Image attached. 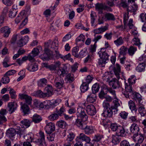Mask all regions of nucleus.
Instances as JSON below:
<instances>
[{"mask_svg": "<svg viewBox=\"0 0 146 146\" xmlns=\"http://www.w3.org/2000/svg\"><path fill=\"white\" fill-rule=\"evenodd\" d=\"M45 129L47 134H50L55 130L54 124L52 122L47 123L45 127Z\"/></svg>", "mask_w": 146, "mask_h": 146, "instance_id": "6e6552de", "label": "nucleus"}, {"mask_svg": "<svg viewBox=\"0 0 146 146\" xmlns=\"http://www.w3.org/2000/svg\"><path fill=\"white\" fill-rule=\"evenodd\" d=\"M99 89V85L98 84H94L92 87V93L96 94L98 92Z\"/></svg>", "mask_w": 146, "mask_h": 146, "instance_id": "603ef678", "label": "nucleus"}, {"mask_svg": "<svg viewBox=\"0 0 146 146\" xmlns=\"http://www.w3.org/2000/svg\"><path fill=\"white\" fill-rule=\"evenodd\" d=\"M124 42L123 38L121 36L119 37L114 41V44L117 46H119L120 45L123 44Z\"/></svg>", "mask_w": 146, "mask_h": 146, "instance_id": "ea45409f", "label": "nucleus"}, {"mask_svg": "<svg viewBox=\"0 0 146 146\" xmlns=\"http://www.w3.org/2000/svg\"><path fill=\"white\" fill-rule=\"evenodd\" d=\"M131 43L132 45L138 46L139 47L142 43L140 42V39L138 37H134L132 40Z\"/></svg>", "mask_w": 146, "mask_h": 146, "instance_id": "c03bdc74", "label": "nucleus"}, {"mask_svg": "<svg viewBox=\"0 0 146 146\" xmlns=\"http://www.w3.org/2000/svg\"><path fill=\"white\" fill-rule=\"evenodd\" d=\"M36 95L40 98H44L46 96L45 93H43L41 90H39L36 92Z\"/></svg>", "mask_w": 146, "mask_h": 146, "instance_id": "e2e57ef3", "label": "nucleus"}, {"mask_svg": "<svg viewBox=\"0 0 146 146\" xmlns=\"http://www.w3.org/2000/svg\"><path fill=\"white\" fill-rule=\"evenodd\" d=\"M86 120H84V119L78 117L75 122L74 124L80 129L82 130L86 126V123L85 121Z\"/></svg>", "mask_w": 146, "mask_h": 146, "instance_id": "39448f33", "label": "nucleus"}, {"mask_svg": "<svg viewBox=\"0 0 146 146\" xmlns=\"http://www.w3.org/2000/svg\"><path fill=\"white\" fill-rule=\"evenodd\" d=\"M90 16L91 23L92 26H93L94 25V23L96 18V14L94 12L92 11L91 12Z\"/></svg>", "mask_w": 146, "mask_h": 146, "instance_id": "37998d69", "label": "nucleus"}, {"mask_svg": "<svg viewBox=\"0 0 146 146\" xmlns=\"http://www.w3.org/2000/svg\"><path fill=\"white\" fill-rule=\"evenodd\" d=\"M53 88L52 86L48 85L45 88L44 91L47 96H51L53 94Z\"/></svg>", "mask_w": 146, "mask_h": 146, "instance_id": "4be33fe9", "label": "nucleus"}, {"mask_svg": "<svg viewBox=\"0 0 146 146\" xmlns=\"http://www.w3.org/2000/svg\"><path fill=\"white\" fill-rule=\"evenodd\" d=\"M66 75L65 79L67 80V82L72 83L74 80V75L73 74L68 73Z\"/></svg>", "mask_w": 146, "mask_h": 146, "instance_id": "e433bc0d", "label": "nucleus"}, {"mask_svg": "<svg viewBox=\"0 0 146 146\" xmlns=\"http://www.w3.org/2000/svg\"><path fill=\"white\" fill-rule=\"evenodd\" d=\"M75 136L74 134L72 131H69L68 132L67 138L64 143L67 146H71L72 144L71 142L74 139Z\"/></svg>", "mask_w": 146, "mask_h": 146, "instance_id": "0eeeda50", "label": "nucleus"}, {"mask_svg": "<svg viewBox=\"0 0 146 146\" xmlns=\"http://www.w3.org/2000/svg\"><path fill=\"white\" fill-rule=\"evenodd\" d=\"M19 81L22 80L25 76V69L21 70L19 72Z\"/></svg>", "mask_w": 146, "mask_h": 146, "instance_id": "052dcab7", "label": "nucleus"}, {"mask_svg": "<svg viewBox=\"0 0 146 146\" xmlns=\"http://www.w3.org/2000/svg\"><path fill=\"white\" fill-rule=\"evenodd\" d=\"M18 12V11H15L14 10H10L9 12V17L11 18H13L15 17Z\"/></svg>", "mask_w": 146, "mask_h": 146, "instance_id": "13d9d810", "label": "nucleus"}, {"mask_svg": "<svg viewBox=\"0 0 146 146\" xmlns=\"http://www.w3.org/2000/svg\"><path fill=\"white\" fill-rule=\"evenodd\" d=\"M104 19L105 21L114 20L115 19V18L113 14L110 13H107L105 14Z\"/></svg>", "mask_w": 146, "mask_h": 146, "instance_id": "f704fd0d", "label": "nucleus"}, {"mask_svg": "<svg viewBox=\"0 0 146 146\" xmlns=\"http://www.w3.org/2000/svg\"><path fill=\"white\" fill-rule=\"evenodd\" d=\"M29 39L27 36L22 37L19 40V46L22 47L25 45L28 41Z\"/></svg>", "mask_w": 146, "mask_h": 146, "instance_id": "5701e85b", "label": "nucleus"}, {"mask_svg": "<svg viewBox=\"0 0 146 146\" xmlns=\"http://www.w3.org/2000/svg\"><path fill=\"white\" fill-rule=\"evenodd\" d=\"M120 67L118 64H116V67L113 69L114 73L118 79L120 78V77L123 76L124 74L123 72H121Z\"/></svg>", "mask_w": 146, "mask_h": 146, "instance_id": "9d476101", "label": "nucleus"}, {"mask_svg": "<svg viewBox=\"0 0 146 146\" xmlns=\"http://www.w3.org/2000/svg\"><path fill=\"white\" fill-rule=\"evenodd\" d=\"M88 88V85L85 83L83 82L81 85L80 89L82 92H84L87 91Z\"/></svg>", "mask_w": 146, "mask_h": 146, "instance_id": "3c124183", "label": "nucleus"}, {"mask_svg": "<svg viewBox=\"0 0 146 146\" xmlns=\"http://www.w3.org/2000/svg\"><path fill=\"white\" fill-rule=\"evenodd\" d=\"M79 50V48L78 46L74 47L72 51V55L76 58L79 57V54L78 53Z\"/></svg>", "mask_w": 146, "mask_h": 146, "instance_id": "49530a36", "label": "nucleus"}, {"mask_svg": "<svg viewBox=\"0 0 146 146\" xmlns=\"http://www.w3.org/2000/svg\"><path fill=\"white\" fill-rule=\"evenodd\" d=\"M98 54L99 55L100 58H101L103 60L107 61L108 59L109 55L106 52H102L101 51H100L98 52Z\"/></svg>", "mask_w": 146, "mask_h": 146, "instance_id": "72a5a7b5", "label": "nucleus"}, {"mask_svg": "<svg viewBox=\"0 0 146 146\" xmlns=\"http://www.w3.org/2000/svg\"><path fill=\"white\" fill-rule=\"evenodd\" d=\"M137 80L135 76L133 75L130 76V77L128 79L127 82L128 84L131 85H133L135 83V81Z\"/></svg>", "mask_w": 146, "mask_h": 146, "instance_id": "a18cd8bd", "label": "nucleus"}, {"mask_svg": "<svg viewBox=\"0 0 146 146\" xmlns=\"http://www.w3.org/2000/svg\"><path fill=\"white\" fill-rule=\"evenodd\" d=\"M24 137L26 140L32 142L33 141L34 135L32 133H30L24 136ZM33 142L34 141H33ZM34 142H35V141Z\"/></svg>", "mask_w": 146, "mask_h": 146, "instance_id": "09e8293b", "label": "nucleus"}, {"mask_svg": "<svg viewBox=\"0 0 146 146\" xmlns=\"http://www.w3.org/2000/svg\"><path fill=\"white\" fill-rule=\"evenodd\" d=\"M38 69V66L36 64H33L29 65L28 66V69L31 71L34 72Z\"/></svg>", "mask_w": 146, "mask_h": 146, "instance_id": "de8ad7c7", "label": "nucleus"}, {"mask_svg": "<svg viewBox=\"0 0 146 146\" xmlns=\"http://www.w3.org/2000/svg\"><path fill=\"white\" fill-rule=\"evenodd\" d=\"M65 111L64 108L63 107H62L60 108L59 110L56 109V112L58 115L61 116L63 114H64V113Z\"/></svg>", "mask_w": 146, "mask_h": 146, "instance_id": "338daca9", "label": "nucleus"}, {"mask_svg": "<svg viewBox=\"0 0 146 146\" xmlns=\"http://www.w3.org/2000/svg\"><path fill=\"white\" fill-rule=\"evenodd\" d=\"M19 96L21 99H25L26 103L29 105L31 104L32 101L31 98L28 95L23 94H19Z\"/></svg>", "mask_w": 146, "mask_h": 146, "instance_id": "6ab92c4d", "label": "nucleus"}, {"mask_svg": "<svg viewBox=\"0 0 146 146\" xmlns=\"http://www.w3.org/2000/svg\"><path fill=\"white\" fill-rule=\"evenodd\" d=\"M121 140L120 138L117 135H113L111 137V142L114 145H116L119 143Z\"/></svg>", "mask_w": 146, "mask_h": 146, "instance_id": "2f4dec72", "label": "nucleus"}, {"mask_svg": "<svg viewBox=\"0 0 146 146\" xmlns=\"http://www.w3.org/2000/svg\"><path fill=\"white\" fill-rule=\"evenodd\" d=\"M67 71L62 67H60L57 71V74L60 77L64 76L67 74Z\"/></svg>", "mask_w": 146, "mask_h": 146, "instance_id": "473e14b6", "label": "nucleus"}, {"mask_svg": "<svg viewBox=\"0 0 146 146\" xmlns=\"http://www.w3.org/2000/svg\"><path fill=\"white\" fill-rule=\"evenodd\" d=\"M7 112L5 109L2 108L0 110V124L7 121V119L5 116L6 115Z\"/></svg>", "mask_w": 146, "mask_h": 146, "instance_id": "2eb2a0df", "label": "nucleus"}, {"mask_svg": "<svg viewBox=\"0 0 146 146\" xmlns=\"http://www.w3.org/2000/svg\"><path fill=\"white\" fill-rule=\"evenodd\" d=\"M84 132L86 134L89 135L92 134L94 131L92 127L88 126L87 124H86L85 127L83 128Z\"/></svg>", "mask_w": 146, "mask_h": 146, "instance_id": "c756f323", "label": "nucleus"}, {"mask_svg": "<svg viewBox=\"0 0 146 146\" xmlns=\"http://www.w3.org/2000/svg\"><path fill=\"white\" fill-rule=\"evenodd\" d=\"M106 61L104 60H103L101 58H100L98 59V63L99 65L101 67H104L105 64L106 63Z\"/></svg>", "mask_w": 146, "mask_h": 146, "instance_id": "69168bd1", "label": "nucleus"}, {"mask_svg": "<svg viewBox=\"0 0 146 146\" xmlns=\"http://www.w3.org/2000/svg\"><path fill=\"white\" fill-rule=\"evenodd\" d=\"M109 84L114 89L119 88L120 86V82L118 80L113 78L109 82Z\"/></svg>", "mask_w": 146, "mask_h": 146, "instance_id": "f3484780", "label": "nucleus"}, {"mask_svg": "<svg viewBox=\"0 0 146 146\" xmlns=\"http://www.w3.org/2000/svg\"><path fill=\"white\" fill-rule=\"evenodd\" d=\"M42 50V48L41 46H38L36 48L33 49L31 53L35 57L38 56L40 52V51Z\"/></svg>", "mask_w": 146, "mask_h": 146, "instance_id": "a878e982", "label": "nucleus"}, {"mask_svg": "<svg viewBox=\"0 0 146 146\" xmlns=\"http://www.w3.org/2000/svg\"><path fill=\"white\" fill-rule=\"evenodd\" d=\"M144 137L143 134L139 133H138L134 134L133 139L134 141L137 142L136 143L141 144L142 143L144 139Z\"/></svg>", "mask_w": 146, "mask_h": 146, "instance_id": "1a4fd4ad", "label": "nucleus"}, {"mask_svg": "<svg viewBox=\"0 0 146 146\" xmlns=\"http://www.w3.org/2000/svg\"><path fill=\"white\" fill-rule=\"evenodd\" d=\"M137 50L136 47L131 46L128 50V53L130 55L132 56L134 54Z\"/></svg>", "mask_w": 146, "mask_h": 146, "instance_id": "864d4df0", "label": "nucleus"}, {"mask_svg": "<svg viewBox=\"0 0 146 146\" xmlns=\"http://www.w3.org/2000/svg\"><path fill=\"white\" fill-rule=\"evenodd\" d=\"M131 95L133 97V99L137 103V105L143 103L141 95L138 93L133 92Z\"/></svg>", "mask_w": 146, "mask_h": 146, "instance_id": "4468645a", "label": "nucleus"}, {"mask_svg": "<svg viewBox=\"0 0 146 146\" xmlns=\"http://www.w3.org/2000/svg\"><path fill=\"white\" fill-rule=\"evenodd\" d=\"M42 120L40 116L37 114H34L33 116L32 120L35 123L40 122Z\"/></svg>", "mask_w": 146, "mask_h": 146, "instance_id": "a19ab883", "label": "nucleus"}, {"mask_svg": "<svg viewBox=\"0 0 146 146\" xmlns=\"http://www.w3.org/2000/svg\"><path fill=\"white\" fill-rule=\"evenodd\" d=\"M146 65L139 63V64L136 68V70L137 71L141 72L144 71Z\"/></svg>", "mask_w": 146, "mask_h": 146, "instance_id": "79ce46f5", "label": "nucleus"}, {"mask_svg": "<svg viewBox=\"0 0 146 146\" xmlns=\"http://www.w3.org/2000/svg\"><path fill=\"white\" fill-rule=\"evenodd\" d=\"M144 104V103L143 102L137 105L138 107V111L142 117L145 116L146 114V110L145 109Z\"/></svg>", "mask_w": 146, "mask_h": 146, "instance_id": "dca6fc26", "label": "nucleus"}, {"mask_svg": "<svg viewBox=\"0 0 146 146\" xmlns=\"http://www.w3.org/2000/svg\"><path fill=\"white\" fill-rule=\"evenodd\" d=\"M10 79L8 76L4 75L3 77L2 78L1 81L3 84H6L9 83Z\"/></svg>", "mask_w": 146, "mask_h": 146, "instance_id": "0e129e2a", "label": "nucleus"}, {"mask_svg": "<svg viewBox=\"0 0 146 146\" xmlns=\"http://www.w3.org/2000/svg\"><path fill=\"white\" fill-rule=\"evenodd\" d=\"M9 93L12 99L15 98L17 96L16 95L15 91L12 88H10Z\"/></svg>", "mask_w": 146, "mask_h": 146, "instance_id": "bf43d9fd", "label": "nucleus"}, {"mask_svg": "<svg viewBox=\"0 0 146 146\" xmlns=\"http://www.w3.org/2000/svg\"><path fill=\"white\" fill-rule=\"evenodd\" d=\"M127 48L124 46H122L120 49V51L119 52L120 55H125L126 54L127 51Z\"/></svg>", "mask_w": 146, "mask_h": 146, "instance_id": "5fc2aeb1", "label": "nucleus"}, {"mask_svg": "<svg viewBox=\"0 0 146 146\" xmlns=\"http://www.w3.org/2000/svg\"><path fill=\"white\" fill-rule=\"evenodd\" d=\"M11 29L8 26H5L0 29V31L3 34V36L4 37L7 38L9 36L11 33Z\"/></svg>", "mask_w": 146, "mask_h": 146, "instance_id": "ddd939ff", "label": "nucleus"}, {"mask_svg": "<svg viewBox=\"0 0 146 146\" xmlns=\"http://www.w3.org/2000/svg\"><path fill=\"white\" fill-rule=\"evenodd\" d=\"M39 138L35 142L39 146H45L46 143L45 141L44 133L40 131L39 133Z\"/></svg>", "mask_w": 146, "mask_h": 146, "instance_id": "20e7f679", "label": "nucleus"}, {"mask_svg": "<svg viewBox=\"0 0 146 146\" xmlns=\"http://www.w3.org/2000/svg\"><path fill=\"white\" fill-rule=\"evenodd\" d=\"M20 105L21 106L20 110L23 113L24 115H28L30 113L29 108L25 103L21 102Z\"/></svg>", "mask_w": 146, "mask_h": 146, "instance_id": "423d86ee", "label": "nucleus"}, {"mask_svg": "<svg viewBox=\"0 0 146 146\" xmlns=\"http://www.w3.org/2000/svg\"><path fill=\"white\" fill-rule=\"evenodd\" d=\"M117 135L119 136L125 137L126 133L123 127L121 126H119L116 132Z\"/></svg>", "mask_w": 146, "mask_h": 146, "instance_id": "aec40b11", "label": "nucleus"}, {"mask_svg": "<svg viewBox=\"0 0 146 146\" xmlns=\"http://www.w3.org/2000/svg\"><path fill=\"white\" fill-rule=\"evenodd\" d=\"M125 91L122 92L123 94L126 98H129L130 96L133 93L132 87V85L128 84L125 81Z\"/></svg>", "mask_w": 146, "mask_h": 146, "instance_id": "7ed1b4c3", "label": "nucleus"}, {"mask_svg": "<svg viewBox=\"0 0 146 146\" xmlns=\"http://www.w3.org/2000/svg\"><path fill=\"white\" fill-rule=\"evenodd\" d=\"M47 83V80L45 78L40 79L38 81V85L39 86H44Z\"/></svg>", "mask_w": 146, "mask_h": 146, "instance_id": "6e6d98bb", "label": "nucleus"}, {"mask_svg": "<svg viewBox=\"0 0 146 146\" xmlns=\"http://www.w3.org/2000/svg\"><path fill=\"white\" fill-rule=\"evenodd\" d=\"M16 131L13 128L9 129L6 131L7 135L10 138L13 137L15 135Z\"/></svg>", "mask_w": 146, "mask_h": 146, "instance_id": "bb28decb", "label": "nucleus"}, {"mask_svg": "<svg viewBox=\"0 0 146 146\" xmlns=\"http://www.w3.org/2000/svg\"><path fill=\"white\" fill-rule=\"evenodd\" d=\"M120 5L123 8L126 9L128 11V8L129 7L131 4L129 3H128L126 0H122L120 3Z\"/></svg>", "mask_w": 146, "mask_h": 146, "instance_id": "4c0bfd02", "label": "nucleus"}, {"mask_svg": "<svg viewBox=\"0 0 146 146\" xmlns=\"http://www.w3.org/2000/svg\"><path fill=\"white\" fill-rule=\"evenodd\" d=\"M108 29V27L105 26L104 27L96 29L94 30V32L95 34H99L105 32Z\"/></svg>", "mask_w": 146, "mask_h": 146, "instance_id": "7c9ffc66", "label": "nucleus"}, {"mask_svg": "<svg viewBox=\"0 0 146 146\" xmlns=\"http://www.w3.org/2000/svg\"><path fill=\"white\" fill-rule=\"evenodd\" d=\"M77 139L85 141L88 143H89L91 141L90 138L83 133H80L79 136L77 137Z\"/></svg>", "mask_w": 146, "mask_h": 146, "instance_id": "a211bd4d", "label": "nucleus"}, {"mask_svg": "<svg viewBox=\"0 0 146 146\" xmlns=\"http://www.w3.org/2000/svg\"><path fill=\"white\" fill-rule=\"evenodd\" d=\"M49 50L47 48H45L44 52L40 55V57L43 60H47L49 58Z\"/></svg>", "mask_w": 146, "mask_h": 146, "instance_id": "c85d7f7f", "label": "nucleus"}, {"mask_svg": "<svg viewBox=\"0 0 146 146\" xmlns=\"http://www.w3.org/2000/svg\"><path fill=\"white\" fill-rule=\"evenodd\" d=\"M64 83L63 79L60 77H56L54 81V83L55 87L59 89L62 88Z\"/></svg>", "mask_w": 146, "mask_h": 146, "instance_id": "9b49d317", "label": "nucleus"}, {"mask_svg": "<svg viewBox=\"0 0 146 146\" xmlns=\"http://www.w3.org/2000/svg\"><path fill=\"white\" fill-rule=\"evenodd\" d=\"M128 105L129 108L131 111H134L135 112H136L137 108H136V106L134 102L132 100H130L128 102Z\"/></svg>", "mask_w": 146, "mask_h": 146, "instance_id": "c9c22d12", "label": "nucleus"}, {"mask_svg": "<svg viewBox=\"0 0 146 146\" xmlns=\"http://www.w3.org/2000/svg\"><path fill=\"white\" fill-rule=\"evenodd\" d=\"M138 62L140 63L145 64L146 65V55L143 54L140 56L138 59Z\"/></svg>", "mask_w": 146, "mask_h": 146, "instance_id": "8fccbe9b", "label": "nucleus"}, {"mask_svg": "<svg viewBox=\"0 0 146 146\" xmlns=\"http://www.w3.org/2000/svg\"><path fill=\"white\" fill-rule=\"evenodd\" d=\"M57 125L59 127L64 128L66 126L67 124L65 121L61 120L57 122Z\"/></svg>", "mask_w": 146, "mask_h": 146, "instance_id": "4d7b16f0", "label": "nucleus"}, {"mask_svg": "<svg viewBox=\"0 0 146 146\" xmlns=\"http://www.w3.org/2000/svg\"><path fill=\"white\" fill-rule=\"evenodd\" d=\"M130 130L131 132L134 133V134L139 133V128L138 125L137 124H133L130 127Z\"/></svg>", "mask_w": 146, "mask_h": 146, "instance_id": "412c9836", "label": "nucleus"}, {"mask_svg": "<svg viewBox=\"0 0 146 146\" xmlns=\"http://www.w3.org/2000/svg\"><path fill=\"white\" fill-rule=\"evenodd\" d=\"M7 107L8 110L10 113H12L16 110L17 108V106L15 105V103L12 102L9 103L8 104Z\"/></svg>", "mask_w": 146, "mask_h": 146, "instance_id": "b1692460", "label": "nucleus"}, {"mask_svg": "<svg viewBox=\"0 0 146 146\" xmlns=\"http://www.w3.org/2000/svg\"><path fill=\"white\" fill-rule=\"evenodd\" d=\"M86 111L89 115L92 116L95 115L96 113L95 108L94 105L92 104L89 105L87 106Z\"/></svg>", "mask_w": 146, "mask_h": 146, "instance_id": "f8f14e48", "label": "nucleus"}, {"mask_svg": "<svg viewBox=\"0 0 146 146\" xmlns=\"http://www.w3.org/2000/svg\"><path fill=\"white\" fill-rule=\"evenodd\" d=\"M87 101L90 103H93L96 100V95L95 94L92 93L89 95L87 98Z\"/></svg>", "mask_w": 146, "mask_h": 146, "instance_id": "393cba45", "label": "nucleus"}, {"mask_svg": "<svg viewBox=\"0 0 146 146\" xmlns=\"http://www.w3.org/2000/svg\"><path fill=\"white\" fill-rule=\"evenodd\" d=\"M85 106V103L80 105L77 108L76 115L77 117L84 119V120H87L88 117L85 112L84 108Z\"/></svg>", "mask_w": 146, "mask_h": 146, "instance_id": "f03ea898", "label": "nucleus"}, {"mask_svg": "<svg viewBox=\"0 0 146 146\" xmlns=\"http://www.w3.org/2000/svg\"><path fill=\"white\" fill-rule=\"evenodd\" d=\"M20 125L22 127L28 128L30 126L31 122L28 119H24L21 121Z\"/></svg>", "mask_w": 146, "mask_h": 146, "instance_id": "cd10ccee", "label": "nucleus"}, {"mask_svg": "<svg viewBox=\"0 0 146 146\" xmlns=\"http://www.w3.org/2000/svg\"><path fill=\"white\" fill-rule=\"evenodd\" d=\"M52 41L50 40H49L47 42L45 43V48L49 49L52 48L53 46L52 44Z\"/></svg>", "mask_w": 146, "mask_h": 146, "instance_id": "680f3d73", "label": "nucleus"}, {"mask_svg": "<svg viewBox=\"0 0 146 146\" xmlns=\"http://www.w3.org/2000/svg\"><path fill=\"white\" fill-rule=\"evenodd\" d=\"M138 8V6L135 3H134L132 5H131L128 8V12H134L136 11Z\"/></svg>", "mask_w": 146, "mask_h": 146, "instance_id": "58836bf2", "label": "nucleus"}, {"mask_svg": "<svg viewBox=\"0 0 146 146\" xmlns=\"http://www.w3.org/2000/svg\"><path fill=\"white\" fill-rule=\"evenodd\" d=\"M58 115L57 113H54L49 116V119L51 121H54L58 119Z\"/></svg>", "mask_w": 146, "mask_h": 146, "instance_id": "774afa93", "label": "nucleus"}, {"mask_svg": "<svg viewBox=\"0 0 146 146\" xmlns=\"http://www.w3.org/2000/svg\"><path fill=\"white\" fill-rule=\"evenodd\" d=\"M106 100L103 103L104 107L106 109L102 113L104 117H110L112 116L113 113L114 114L117 113L118 107L120 106L117 98H114L110 96L105 98Z\"/></svg>", "mask_w": 146, "mask_h": 146, "instance_id": "f257e3e1", "label": "nucleus"}]
</instances>
